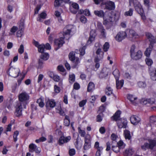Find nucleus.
<instances>
[{
	"label": "nucleus",
	"mask_w": 156,
	"mask_h": 156,
	"mask_svg": "<svg viewBox=\"0 0 156 156\" xmlns=\"http://www.w3.org/2000/svg\"><path fill=\"white\" fill-rule=\"evenodd\" d=\"M121 114V112L120 111L118 110L115 113L114 115L112 117V120L115 121H118L119 120L120 117V115Z\"/></svg>",
	"instance_id": "22"
},
{
	"label": "nucleus",
	"mask_w": 156,
	"mask_h": 156,
	"mask_svg": "<svg viewBox=\"0 0 156 156\" xmlns=\"http://www.w3.org/2000/svg\"><path fill=\"white\" fill-rule=\"evenodd\" d=\"M150 0H144V4L145 6L149 8L150 6Z\"/></svg>",
	"instance_id": "60"
},
{
	"label": "nucleus",
	"mask_w": 156,
	"mask_h": 156,
	"mask_svg": "<svg viewBox=\"0 0 156 156\" xmlns=\"http://www.w3.org/2000/svg\"><path fill=\"white\" fill-rule=\"evenodd\" d=\"M24 51V48L23 45L21 44L20 48L18 50L19 53L20 54H22L23 53Z\"/></svg>",
	"instance_id": "56"
},
{
	"label": "nucleus",
	"mask_w": 156,
	"mask_h": 156,
	"mask_svg": "<svg viewBox=\"0 0 156 156\" xmlns=\"http://www.w3.org/2000/svg\"><path fill=\"white\" fill-rule=\"evenodd\" d=\"M145 61L146 64L148 66H151L153 63L152 60L149 58H146L145 59Z\"/></svg>",
	"instance_id": "45"
},
{
	"label": "nucleus",
	"mask_w": 156,
	"mask_h": 156,
	"mask_svg": "<svg viewBox=\"0 0 156 156\" xmlns=\"http://www.w3.org/2000/svg\"><path fill=\"white\" fill-rule=\"evenodd\" d=\"M87 102L86 100H83L80 102L79 103V106L80 107H82L84 106Z\"/></svg>",
	"instance_id": "61"
},
{
	"label": "nucleus",
	"mask_w": 156,
	"mask_h": 156,
	"mask_svg": "<svg viewBox=\"0 0 156 156\" xmlns=\"http://www.w3.org/2000/svg\"><path fill=\"white\" fill-rule=\"evenodd\" d=\"M106 8L109 10L114 9L115 8L114 3L111 1H108L105 3Z\"/></svg>",
	"instance_id": "18"
},
{
	"label": "nucleus",
	"mask_w": 156,
	"mask_h": 156,
	"mask_svg": "<svg viewBox=\"0 0 156 156\" xmlns=\"http://www.w3.org/2000/svg\"><path fill=\"white\" fill-rule=\"evenodd\" d=\"M127 98L134 105L137 104V98L134 97L132 95L129 94L128 95Z\"/></svg>",
	"instance_id": "20"
},
{
	"label": "nucleus",
	"mask_w": 156,
	"mask_h": 156,
	"mask_svg": "<svg viewBox=\"0 0 156 156\" xmlns=\"http://www.w3.org/2000/svg\"><path fill=\"white\" fill-rule=\"evenodd\" d=\"M108 75V74L105 73L103 72H101L99 74V77L101 79L105 78Z\"/></svg>",
	"instance_id": "53"
},
{
	"label": "nucleus",
	"mask_w": 156,
	"mask_h": 156,
	"mask_svg": "<svg viewBox=\"0 0 156 156\" xmlns=\"http://www.w3.org/2000/svg\"><path fill=\"white\" fill-rule=\"evenodd\" d=\"M75 53L73 52H72L69 53V58L70 60L72 61H74L75 60Z\"/></svg>",
	"instance_id": "46"
},
{
	"label": "nucleus",
	"mask_w": 156,
	"mask_h": 156,
	"mask_svg": "<svg viewBox=\"0 0 156 156\" xmlns=\"http://www.w3.org/2000/svg\"><path fill=\"white\" fill-rule=\"evenodd\" d=\"M62 3V0H55L54 2V6L55 7L59 6Z\"/></svg>",
	"instance_id": "57"
},
{
	"label": "nucleus",
	"mask_w": 156,
	"mask_h": 156,
	"mask_svg": "<svg viewBox=\"0 0 156 156\" xmlns=\"http://www.w3.org/2000/svg\"><path fill=\"white\" fill-rule=\"evenodd\" d=\"M138 86L140 88H144L146 87V84L144 82L140 81L138 82Z\"/></svg>",
	"instance_id": "51"
},
{
	"label": "nucleus",
	"mask_w": 156,
	"mask_h": 156,
	"mask_svg": "<svg viewBox=\"0 0 156 156\" xmlns=\"http://www.w3.org/2000/svg\"><path fill=\"white\" fill-rule=\"evenodd\" d=\"M118 136L117 135L114 133H112L111 136V138L112 140V144H113L114 142H116V140L118 138Z\"/></svg>",
	"instance_id": "49"
},
{
	"label": "nucleus",
	"mask_w": 156,
	"mask_h": 156,
	"mask_svg": "<svg viewBox=\"0 0 156 156\" xmlns=\"http://www.w3.org/2000/svg\"><path fill=\"white\" fill-rule=\"evenodd\" d=\"M20 73V70L18 68H10L7 71V73L9 76L14 78L17 77Z\"/></svg>",
	"instance_id": "5"
},
{
	"label": "nucleus",
	"mask_w": 156,
	"mask_h": 156,
	"mask_svg": "<svg viewBox=\"0 0 156 156\" xmlns=\"http://www.w3.org/2000/svg\"><path fill=\"white\" fill-rule=\"evenodd\" d=\"M86 49V47L83 46L82 48H81L80 50V55H84L85 54V50Z\"/></svg>",
	"instance_id": "59"
},
{
	"label": "nucleus",
	"mask_w": 156,
	"mask_h": 156,
	"mask_svg": "<svg viewBox=\"0 0 156 156\" xmlns=\"http://www.w3.org/2000/svg\"><path fill=\"white\" fill-rule=\"evenodd\" d=\"M124 134L126 139H128V140L130 139L131 137L130 132L129 131L125 130L124 131Z\"/></svg>",
	"instance_id": "33"
},
{
	"label": "nucleus",
	"mask_w": 156,
	"mask_h": 156,
	"mask_svg": "<svg viewBox=\"0 0 156 156\" xmlns=\"http://www.w3.org/2000/svg\"><path fill=\"white\" fill-rule=\"evenodd\" d=\"M79 9V5L76 3H73L70 7V11L72 13L75 14L77 12Z\"/></svg>",
	"instance_id": "13"
},
{
	"label": "nucleus",
	"mask_w": 156,
	"mask_h": 156,
	"mask_svg": "<svg viewBox=\"0 0 156 156\" xmlns=\"http://www.w3.org/2000/svg\"><path fill=\"white\" fill-rule=\"evenodd\" d=\"M26 104L23 102L19 101L17 103L16 106L15 115L18 117L22 115V111L23 108H26Z\"/></svg>",
	"instance_id": "3"
},
{
	"label": "nucleus",
	"mask_w": 156,
	"mask_h": 156,
	"mask_svg": "<svg viewBox=\"0 0 156 156\" xmlns=\"http://www.w3.org/2000/svg\"><path fill=\"white\" fill-rule=\"evenodd\" d=\"M109 44L108 42H105L103 46V49L104 51H108L109 48Z\"/></svg>",
	"instance_id": "44"
},
{
	"label": "nucleus",
	"mask_w": 156,
	"mask_h": 156,
	"mask_svg": "<svg viewBox=\"0 0 156 156\" xmlns=\"http://www.w3.org/2000/svg\"><path fill=\"white\" fill-rule=\"evenodd\" d=\"M19 29V30L16 33V35L18 37H21L23 34V29H24V27L23 24H22L21 25H20Z\"/></svg>",
	"instance_id": "24"
},
{
	"label": "nucleus",
	"mask_w": 156,
	"mask_h": 156,
	"mask_svg": "<svg viewBox=\"0 0 156 156\" xmlns=\"http://www.w3.org/2000/svg\"><path fill=\"white\" fill-rule=\"evenodd\" d=\"M127 120L124 119H121L117 121L118 126L119 128H125L127 126Z\"/></svg>",
	"instance_id": "10"
},
{
	"label": "nucleus",
	"mask_w": 156,
	"mask_h": 156,
	"mask_svg": "<svg viewBox=\"0 0 156 156\" xmlns=\"http://www.w3.org/2000/svg\"><path fill=\"white\" fill-rule=\"evenodd\" d=\"M131 57L132 58L135 60H137L141 58L142 56V53L140 50H135V46L133 45L130 50Z\"/></svg>",
	"instance_id": "2"
},
{
	"label": "nucleus",
	"mask_w": 156,
	"mask_h": 156,
	"mask_svg": "<svg viewBox=\"0 0 156 156\" xmlns=\"http://www.w3.org/2000/svg\"><path fill=\"white\" fill-rule=\"evenodd\" d=\"M29 96L26 92H23L20 94L18 96L20 102H23L26 104V102L29 99Z\"/></svg>",
	"instance_id": "6"
},
{
	"label": "nucleus",
	"mask_w": 156,
	"mask_h": 156,
	"mask_svg": "<svg viewBox=\"0 0 156 156\" xmlns=\"http://www.w3.org/2000/svg\"><path fill=\"white\" fill-rule=\"evenodd\" d=\"M76 28L73 25H69L67 26L63 29V33L64 38L67 40L70 37V35H72L75 33Z\"/></svg>",
	"instance_id": "1"
},
{
	"label": "nucleus",
	"mask_w": 156,
	"mask_h": 156,
	"mask_svg": "<svg viewBox=\"0 0 156 156\" xmlns=\"http://www.w3.org/2000/svg\"><path fill=\"white\" fill-rule=\"evenodd\" d=\"M130 35L134 38H137L139 37L138 34L133 30H130L129 31Z\"/></svg>",
	"instance_id": "30"
},
{
	"label": "nucleus",
	"mask_w": 156,
	"mask_h": 156,
	"mask_svg": "<svg viewBox=\"0 0 156 156\" xmlns=\"http://www.w3.org/2000/svg\"><path fill=\"white\" fill-rule=\"evenodd\" d=\"M58 69L59 71L62 72H63L65 71V69L64 67L61 65L58 66Z\"/></svg>",
	"instance_id": "63"
},
{
	"label": "nucleus",
	"mask_w": 156,
	"mask_h": 156,
	"mask_svg": "<svg viewBox=\"0 0 156 156\" xmlns=\"http://www.w3.org/2000/svg\"><path fill=\"white\" fill-rule=\"evenodd\" d=\"M19 134V132L18 131H16L14 133L13 137L14 140L15 142H16L17 140V136Z\"/></svg>",
	"instance_id": "55"
},
{
	"label": "nucleus",
	"mask_w": 156,
	"mask_h": 156,
	"mask_svg": "<svg viewBox=\"0 0 156 156\" xmlns=\"http://www.w3.org/2000/svg\"><path fill=\"white\" fill-rule=\"evenodd\" d=\"M133 9H130L128 11L125 12V15L126 16H131L133 15Z\"/></svg>",
	"instance_id": "47"
},
{
	"label": "nucleus",
	"mask_w": 156,
	"mask_h": 156,
	"mask_svg": "<svg viewBox=\"0 0 156 156\" xmlns=\"http://www.w3.org/2000/svg\"><path fill=\"white\" fill-rule=\"evenodd\" d=\"M63 37H61L59 39H58L55 40L54 41L55 45L58 46V48H59L61 47L64 43V41L63 40Z\"/></svg>",
	"instance_id": "16"
},
{
	"label": "nucleus",
	"mask_w": 156,
	"mask_h": 156,
	"mask_svg": "<svg viewBox=\"0 0 156 156\" xmlns=\"http://www.w3.org/2000/svg\"><path fill=\"white\" fill-rule=\"evenodd\" d=\"M80 21L83 23H85L87 22V19L84 16H81L80 18Z\"/></svg>",
	"instance_id": "62"
},
{
	"label": "nucleus",
	"mask_w": 156,
	"mask_h": 156,
	"mask_svg": "<svg viewBox=\"0 0 156 156\" xmlns=\"http://www.w3.org/2000/svg\"><path fill=\"white\" fill-rule=\"evenodd\" d=\"M116 80V86L117 89H119L121 88L123 86V80H122L120 81L118 80Z\"/></svg>",
	"instance_id": "32"
},
{
	"label": "nucleus",
	"mask_w": 156,
	"mask_h": 156,
	"mask_svg": "<svg viewBox=\"0 0 156 156\" xmlns=\"http://www.w3.org/2000/svg\"><path fill=\"white\" fill-rule=\"evenodd\" d=\"M69 153L70 156H73L75 154V151L74 149H71L69 150Z\"/></svg>",
	"instance_id": "64"
},
{
	"label": "nucleus",
	"mask_w": 156,
	"mask_h": 156,
	"mask_svg": "<svg viewBox=\"0 0 156 156\" xmlns=\"http://www.w3.org/2000/svg\"><path fill=\"white\" fill-rule=\"evenodd\" d=\"M18 29V28L17 27L13 26L10 30V32L9 33L10 35H12L14 34L15 32Z\"/></svg>",
	"instance_id": "41"
},
{
	"label": "nucleus",
	"mask_w": 156,
	"mask_h": 156,
	"mask_svg": "<svg viewBox=\"0 0 156 156\" xmlns=\"http://www.w3.org/2000/svg\"><path fill=\"white\" fill-rule=\"evenodd\" d=\"M52 76H50V77L52 78L55 81L58 82L60 80V77L57 75H54L53 73H51Z\"/></svg>",
	"instance_id": "37"
},
{
	"label": "nucleus",
	"mask_w": 156,
	"mask_h": 156,
	"mask_svg": "<svg viewBox=\"0 0 156 156\" xmlns=\"http://www.w3.org/2000/svg\"><path fill=\"white\" fill-rule=\"evenodd\" d=\"M37 146L34 144H31L29 146V151L30 152H33L34 150H35V149L36 148Z\"/></svg>",
	"instance_id": "38"
},
{
	"label": "nucleus",
	"mask_w": 156,
	"mask_h": 156,
	"mask_svg": "<svg viewBox=\"0 0 156 156\" xmlns=\"http://www.w3.org/2000/svg\"><path fill=\"white\" fill-rule=\"evenodd\" d=\"M75 80V75L74 74H72L69 75V82L71 83H73Z\"/></svg>",
	"instance_id": "43"
},
{
	"label": "nucleus",
	"mask_w": 156,
	"mask_h": 156,
	"mask_svg": "<svg viewBox=\"0 0 156 156\" xmlns=\"http://www.w3.org/2000/svg\"><path fill=\"white\" fill-rule=\"evenodd\" d=\"M113 74L114 75L116 80H118L119 77V70L117 69H115L113 72Z\"/></svg>",
	"instance_id": "34"
},
{
	"label": "nucleus",
	"mask_w": 156,
	"mask_h": 156,
	"mask_svg": "<svg viewBox=\"0 0 156 156\" xmlns=\"http://www.w3.org/2000/svg\"><path fill=\"white\" fill-rule=\"evenodd\" d=\"M141 148L144 150H146L147 149H149L148 143H145L143 145L141 146Z\"/></svg>",
	"instance_id": "54"
},
{
	"label": "nucleus",
	"mask_w": 156,
	"mask_h": 156,
	"mask_svg": "<svg viewBox=\"0 0 156 156\" xmlns=\"http://www.w3.org/2000/svg\"><path fill=\"white\" fill-rule=\"evenodd\" d=\"M130 120L131 122L133 125H136L139 123L140 121V119L138 116L136 115L131 116Z\"/></svg>",
	"instance_id": "11"
},
{
	"label": "nucleus",
	"mask_w": 156,
	"mask_h": 156,
	"mask_svg": "<svg viewBox=\"0 0 156 156\" xmlns=\"http://www.w3.org/2000/svg\"><path fill=\"white\" fill-rule=\"evenodd\" d=\"M78 132L80 136L82 137H84L85 136L86 133L84 130H82L80 128L78 127Z\"/></svg>",
	"instance_id": "50"
},
{
	"label": "nucleus",
	"mask_w": 156,
	"mask_h": 156,
	"mask_svg": "<svg viewBox=\"0 0 156 156\" xmlns=\"http://www.w3.org/2000/svg\"><path fill=\"white\" fill-rule=\"evenodd\" d=\"M95 89V85L91 82H90L87 87V91L89 92H92Z\"/></svg>",
	"instance_id": "26"
},
{
	"label": "nucleus",
	"mask_w": 156,
	"mask_h": 156,
	"mask_svg": "<svg viewBox=\"0 0 156 156\" xmlns=\"http://www.w3.org/2000/svg\"><path fill=\"white\" fill-rule=\"evenodd\" d=\"M152 50V48L150 46L147 48L144 52L145 55L147 57H149Z\"/></svg>",
	"instance_id": "31"
},
{
	"label": "nucleus",
	"mask_w": 156,
	"mask_h": 156,
	"mask_svg": "<svg viewBox=\"0 0 156 156\" xmlns=\"http://www.w3.org/2000/svg\"><path fill=\"white\" fill-rule=\"evenodd\" d=\"M38 51L39 52L43 53L44 51V44H41L40 45L38 48Z\"/></svg>",
	"instance_id": "48"
},
{
	"label": "nucleus",
	"mask_w": 156,
	"mask_h": 156,
	"mask_svg": "<svg viewBox=\"0 0 156 156\" xmlns=\"http://www.w3.org/2000/svg\"><path fill=\"white\" fill-rule=\"evenodd\" d=\"M103 114L102 113L98 115L97 116V121L98 122H101L102 119Z\"/></svg>",
	"instance_id": "52"
},
{
	"label": "nucleus",
	"mask_w": 156,
	"mask_h": 156,
	"mask_svg": "<svg viewBox=\"0 0 156 156\" xmlns=\"http://www.w3.org/2000/svg\"><path fill=\"white\" fill-rule=\"evenodd\" d=\"M117 145L121 149H123L125 147V144L122 140H120L117 143Z\"/></svg>",
	"instance_id": "40"
},
{
	"label": "nucleus",
	"mask_w": 156,
	"mask_h": 156,
	"mask_svg": "<svg viewBox=\"0 0 156 156\" xmlns=\"http://www.w3.org/2000/svg\"><path fill=\"white\" fill-rule=\"evenodd\" d=\"M75 145L77 149H80L82 147V141L80 138L78 137L75 143Z\"/></svg>",
	"instance_id": "21"
},
{
	"label": "nucleus",
	"mask_w": 156,
	"mask_h": 156,
	"mask_svg": "<svg viewBox=\"0 0 156 156\" xmlns=\"http://www.w3.org/2000/svg\"><path fill=\"white\" fill-rule=\"evenodd\" d=\"M145 35L151 43H154L155 42L154 37L151 33L147 32L146 33Z\"/></svg>",
	"instance_id": "19"
},
{
	"label": "nucleus",
	"mask_w": 156,
	"mask_h": 156,
	"mask_svg": "<svg viewBox=\"0 0 156 156\" xmlns=\"http://www.w3.org/2000/svg\"><path fill=\"white\" fill-rule=\"evenodd\" d=\"M97 28L101 33V35L104 37H105L106 32L105 29L104 28L101 23H97Z\"/></svg>",
	"instance_id": "14"
},
{
	"label": "nucleus",
	"mask_w": 156,
	"mask_h": 156,
	"mask_svg": "<svg viewBox=\"0 0 156 156\" xmlns=\"http://www.w3.org/2000/svg\"><path fill=\"white\" fill-rule=\"evenodd\" d=\"M134 7L138 13H142L143 12V9L140 3L138 2V4L134 6Z\"/></svg>",
	"instance_id": "28"
},
{
	"label": "nucleus",
	"mask_w": 156,
	"mask_h": 156,
	"mask_svg": "<svg viewBox=\"0 0 156 156\" xmlns=\"http://www.w3.org/2000/svg\"><path fill=\"white\" fill-rule=\"evenodd\" d=\"M90 136L87 135L85 137V143L83 146V149L85 150H87L90 148Z\"/></svg>",
	"instance_id": "12"
},
{
	"label": "nucleus",
	"mask_w": 156,
	"mask_h": 156,
	"mask_svg": "<svg viewBox=\"0 0 156 156\" xmlns=\"http://www.w3.org/2000/svg\"><path fill=\"white\" fill-rule=\"evenodd\" d=\"M49 57V55L47 53H42L40 56L41 59H39L38 64L39 66L41 67L43 63V60L46 61L47 60Z\"/></svg>",
	"instance_id": "9"
},
{
	"label": "nucleus",
	"mask_w": 156,
	"mask_h": 156,
	"mask_svg": "<svg viewBox=\"0 0 156 156\" xmlns=\"http://www.w3.org/2000/svg\"><path fill=\"white\" fill-rule=\"evenodd\" d=\"M150 121L151 123L156 122V116H151L150 118Z\"/></svg>",
	"instance_id": "58"
},
{
	"label": "nucleus",
	"mask_w": 156,
	"mask_h": 156,
	"mask_svg": "<svg viewBox=\"0 0 156 156\" xmlns=\"http://www.w3.org/2000/svg\"><path fill=\"white\" fill-rule=\"evenodd\" d=\"M127 34L125 31H120L118 32L115 37V40L118 42H120L127 37Z\"/></svg>",
	"instance_id": "7"
},
{
	"label": "nucleus",
	"mask_w": 156,
	"mask_h": 156,
	"mask_svg": "<svg viewBox=\"0 0 156 156\" xmlns=\"http://www.w3.org/2000/svg\"><path fill=\"white\" fill-rule=\"evenodd\" d=\"M37 103L38 104L39 106L41 108L43 107L44 105V100L41 98H40L37 100Z\"/></svg>",
	"instance_id": "35"
},
{
	"label": "nucleus",
	"mask_w": 156,
	"mask_h": 156,
	"mask_svg": "<svg viewBox=\"0 0 156 156\" xmlns=\"http://www.w3.org/2000/svg\"><path fill=\"white\" fill-rule=\"evenodd\" d=\"M96 36V33L94 30H92L90 32V36L87 41V44H91L93 41Z\"/></svg>",
	"instance_id": "15"
},
{
	"label": "nucleus",
	"mask_w": 156,
	"mask_h": 156,
	"mask_svg": "<svg viewBox=\"0 0 156 156\" xmlns=\"http://www.w3.org/2000/svg\"><path fill=\"white\" fill-rule=\"evenodd\" d=\"M112 149L113 151L116 153L119 152L121 149L117 145L114 146L113 144H112Z\"/></svg>",
	"instance_id": "36"
},
{
	"label": "nucleus",
	"mask_w": 156,
	"mask_h": 156,
	"mask_svg": "<svg viewBox=\"0 0 156 156\" xmlns=\"http://www.w3.org/2000/svg\"><path fill=\"white\" fill-rule=\"evenodd\" d=\"M106 94L108 96H110L112 94V90L110 87H108L106 89Z\"/></svg>",
	"instance_id": "42"
},
{
	"label": "nucleus",
	"mask_w": 156,
	"mask_h": 156,
	"mask_svg": "<svg viewBox=\"0 0 156 156\" xmlns=\"http://www.w3.org/2000/svg\"><path fill=\"white\" fill-rule=\"evenodd\" d=\"M71 139V137L70 136L65 137L64 136H60L58 140V144L59 145H62L64 144L69 142Z\"/></svg>",
	"instance_id": "8"
},
{
	"label": "nucleus",
	"mask_w": 156,
	"mask_h": 156,
	"mask_svg": "<svg viewBox=\"0 0 156 156\" xmlns=\"http://www.w3.org/2000/svg\"><path fill=\"white\" fill-rule=\"evenodd\" d=\"M149 149H152L156 145V140H148Z\"/></svg>",
	"instance_id": "29"
},
{
	"label": "nucleus",
	"mask_w": 156,
	"mask_h": 156,
	"mask_svg": "<svg viewBox=\"0 0 156 156\" xmlns=\"http://www.w3.org/2000/svg\"><path fill=\"white\" fill-rule=\"evenodd\" d=\"M133 151L131 148L126 149L124 153L125 156H131L133 154Z\"/></svg>",
	"instance_id": "23"
},
{
	"label": "nucleus",
	"mask_w": 156,
	"mask_h": 156,
	"mask_svg": "<svg viewBox=\"0 0 156 156\" xmlns=\"http://www.w3.org/2000/svg\"><path fill=\"white\" fill-rule=\"evenodd\" d=\"M47 16V14L44 12H42L40 14L38 15V17L37 18V20L40 22H42L43 21L42 19H45L46 18Z\"/></svg>",
	"instance_id": "25"
},
{
	"label": "nucleus",
	"mask_w": 156,
	"mask_h": 156,
	"mask_svg": "<svg viewBox=\"0 0 156 156\" xmlns=\"http://www.w3.org/2000/svg\"><path fill=\"white\" fill-rule=\"evenodd\" d=\"M56 105L55 101L52 99H48L46 103V107L47 108H53Z\"/></svg>",
	"instance_id": "17"
},
{
	"label": "nucleus",
	"mask_w": 156,
	"mask_h": 156,
	"mask_svg": "<svg viewBox=\"0 0 156 156\" xmlns=\"http://www.w3.org/2000/svg\"><path fill=\"white\" fill-rule=\"evenodd\" d=\"M103 24L106 25L108 23L113 21L115 20L114 15L112 14V12L106 11L103 18Z\"/></svg>",
	"instance_id": "4"
},
{
	"label": "nucleus",
	"mask_w": 156,
	"mask_h": 156,
	"mask_svg": "<svg viewBox=\"0 0 156 156\" xmlns=\"http://www.w3.org/2000/svg\"><path fill=\"white\" fill-rule=\"evenodd\" d=\"M56 109L57 112L59 113L61 115H64V112L62 109L61 106H59L57 107Z\"/></svg>",
	"instance_id": "39"
},
{
	"label": "nucleus",
	"mask_w": 156,
	"mask_h": 156,
	"mask_svg": "<svg viewBox=\"0 0 156 156\" xmlns=\"http://www.w3.org/2000/svg\"><path fill=\"white\" fill-rule=\"evenodd\" d=\"M94 14L97 16L99 17L103 18L105 14V12L102 10H95L94 12Z\"/></svg>",
	"instance_id": "27"
}]
</instances>
